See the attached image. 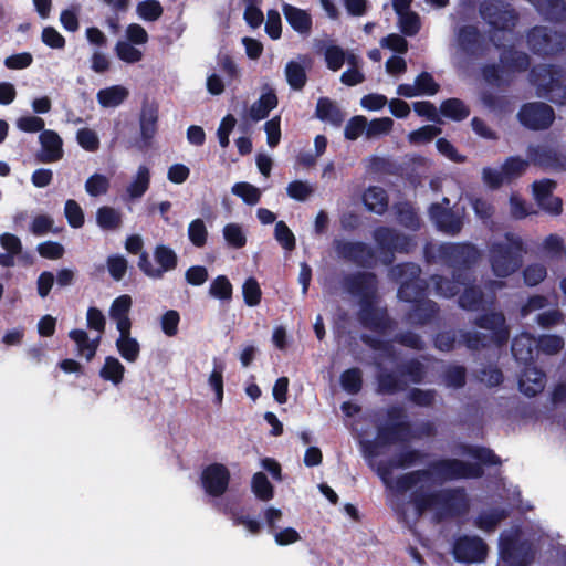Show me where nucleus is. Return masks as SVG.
<instances>
[{
    "label": "nucleus",
    "instance_id": "obj_33",
    "mask_svg": "<svg viewBox=\"0 0 566 566\" xmlns=\"http://www.w3.org/2000/svg\"><path fill=\"white\" fill-rule=\"evenodd\" d=\"M394 126V120L390 117L376 118L370 122L367 120L366 138L377 139L381 136L388 135Z\"/></svg>",
    "mask_w": 566,
    "mask_h": 566
},
{
    "label": "nucleus",
    "instance_id": "obj_21",
    "mask_svg": "<svg viewBox=\"0 0 566 566\" xmlns=\"http://www.w3.org/2000/svg\"><path fill=\"white\" fill-rule=\"evenodd\" d=\"M283 13L289 24L298 33H308L312 27L310 14L291 4L283 6Z\"/></svg>",
    "mask_w": 566,
    "mask_h": 566
},
{
    "label": "nucleus",
    "instance_id": "obj_10",
    "mask_svg": "<svg viewBox=\"0 0 566 566\" xmlns=\"http://www.w3.org/2000/svg\"><path fill=\"white\" fill-rule=\"evenodd\" d=\"M158 107L153 103H144L139 115V146H148L157 133Z\"/></svg>",
    "mask_w": 566,
    "mask_h": 566
},
{
    "label": "nucleus",
    "instance_id": "obj_48",
    "mask_svg": "<svg viewBox=\"0 0 566 566\" xmlns=\"http://www.w3.org/2000/svg\"><path fill=\"white\" fill-rule=\"evenodd\" d=\"M148 33L144 27L138 23H130L125 29V41L137 46L145 45L148 42Z\"/></svg>",
    "mask_w": 566,
    "mask_h": 566
},
{
    "label": "nucleus",
    "instance_id": "obj_60",
    "mask_svg": "<svg viewBox=\"0 0 566 566\" xmlns=\"http://www.w3.org/2000/svg\"><path fill=\"white\" fill-rule=\"evenodd\" d=\"M265 31L273 40H277L281 36L282 21L281 15L277 11L270 10L268 12Z\"/></svg>",
    "mask_w": 566,
    "mask_h": 566
},
{
    "label": "nucleus",
    "instance_id": "obj_20",
    "mask_svg": "<svg viewBox=\"0 0 566 566\" xmlns=\"http://www.w3.org/2000/svg\"><path fill=\"white\" fill-rule=\"evenodd\" d=\"M125 366L115 356H107L99 369V377L112 382L114 386H118L123 382L125 376Z\"/></svg>",
    "mask_w": 566,
    "mask_h": 566
},
{
    "label": "nucleus",
    "instance_id": "obj_53",
    "mask_svg": "<svg viewBox=\"0 0 566 566\" xmlns=\"http://www.w3.org/2000/svg\"><path fill=\"white\" fill-rule=\"evenodd\" d=\"M504 324V317L500 313H493L491 316L484 317L482 319L481 326L496 331V339L502 342L507 338V332L502 328Z\"/></svg>",
    "mask_w": 566,
    "mask_h": 566
},
{
    "label": "nucleus",
    "instance_id": "obj_18",
    "mask_svg": "<svg viewBox=\"0 0 566 566\" xmlns=\"http://www.w3.org/2000/svg\"><path fill=\"white\" fill-rule=\"evenodd\" d=\"M310 66V60L305 56L296 61H290L285 66V77L293 90H301L306 83V69Z\"/></svg>",
    "mask_w": 566,
    "mask_h": 566
},
{
    "label": "nucleus",
    "instance_id": "obj_23",
    "mask_svg": "<svg viewBox=\"0 0 566 566\" xmlns=\"http://www.w3.org/2000/svg\"><path fill=\"white\" fill-rule=\"evenodd\" d=\"M277 106V98L273 90L264 88L260 98L254 102L250 108V116L254 120L263 119Z\"/></svg>",
    "mask_w": 566,
    "mask_h": 566
},
{
    "label": "nucleus",
    "instance_id": "obj_19",
    "mask_svg": "<svg viewBox=\"0 0 566 566\" xmlns=\"http://www.w3.org/2000/svg\"><path fill=\"white\" fill-rule=\"evenodd\" d=\"M510 516L509 510L504 507H494L481 512L474 520L478 528L485 532H493L497 525Z\"/></svg>",
    "mask_w": 566,
    "mask_h": 566
},
{
    "label": "nucleus",
    "instance_id": "obj_2",
    "mask_svg": "<svg viewBox=\"0 0 566 566\" xmlns=\"http://www.w3.org/2000/svg\"><path fill=\"white\" fill-rule=\"evenodd\" d=\"M436 484L419 482L410 491L409 503L418 516L436 510L439 521L464 515L469 500L463 488L431 490Z\"/></svg>",
    "mask_w": 566,
    "mask_h": 566
},
{
    "label": "nucleus",
    "instance_id": "obj_12",
    "mask_svg": "<svg viewBox=\"0 0 566 566\" xmlns=\"http://www.w3.org/2000/svg\"><path fill=\"white\" fill-rule=\"evenodd\" d=\"M554 182L551 180H542L533 184V193L537 203L551 213L560 211L562 202L557 197L552 195Z\"/></svg>",
    "mask_w": 566,
    "mask_h": 566
},
{
    "label": "nucleus",
    "instance_id": "obj_55",
    "mask_svg": "<svg viewBox=\"0 0 566 566\" xmlns=\"http://www.w3.org/2000/svg\"><path fill=\"white\" fill-rule=\"evenodd\" d=\"M86 324L88 328L102 334L105 331L106 317L101 310L92 306L86 312Z\"/></svg>",
    "mask_w": 566,
    "mask_h": 566
},
{
    "label": "nucleus",
    "instance_id": "obj_7",
    "mask_svg": "<svg viewBox=\"0 0 566 566\" xmlns=\"http://www.w3.org/2000/svg\"><path fill=\"white\" fill-rule=\"evenodd\" d=\"M201 481L207 494L218 497L228 489L230 472L222 463L213 462L202 471Z\"/></svg>",
    "mask_w": 566,
    "mask_h": 566
},
{
    "label": "nucleus",
    "instance_id": "obj_31",
    "mask_svg": "<svg viewBox=\"0 0 566 566\" xmlns=\"http://www.w3.org/2000/svg\"><path fill=\"white\" fill-rule=\"evenodd\" d=\"M187 233L190 242L195 247L202 248L207 243L209 233L207 226L202 219L197 218L192 220L188 224Z\"/></svg>",
    "mask_w": 566,
    "mask_h": 566
},
{
    "label": "nucleus",
    "instance_id": "obj_14",
    "mask_svg": "<svg viewBox=\"0 0 566 566\" xmlns=\"http://www.w3.org/2000/svg\"><path fill=\"white\" fill-rule=\"evenodd\" d=\"M43 155L42 161L53 163L62 158V139L54 130H43L39 136Z\"/></svg>",
    "mask_w": 566,
    "mask_h": 566
},
{
    "label": "nucleus",
    "instance_id": "obj_38",
    "mask_svg": "<svg viewBox=\"0 0 566 566\" xmlns=\"http://www.w3.org/2000/svg\"><path fill=\"white\" fill-rule=\"evenodd\" d=\"M108 188L109 179L102 174H94L85 181V190L92 197L105 195Z\"/></svg>",
    "mask_w": 566,
    "mask_h": 566
},
{
    "label": "nucleus",
    "instance_id": "obj_51",
    "mask_svg": "<svg viewBox=\"0 0 566 566\" xmlns=\"http://www.w3.org/2000/svg\"><path fill=\"white\" fill-rule=\"evenodd\" d=\"M274 235L277 242L285 249V250H293L295 247V237L293 232L289 229V227L283 222L279 221L275 224Z\"/></svg>",
    "mask_w": 566,
    "mask_h": 566
},
{
    "label": "nucleus",
    "instance_id": "obj_35",
    "mask_svg": "<svg viewBox=\"0 0 566 566\" xmlns=\"http://www.w3.org/2000/svg\"><path fill=\"white\" fill-rule=\"evenodd\" d=\"M96 221L101 228L113 230L120 224V213L111 207H102L97 210Z\"/></svg>",
    "mask_w": 566,
    "mask_h": 566
},
{
    "label": "nucleus",
    "instance_id": "obj_45",
    "mask_svg": "<svg viewBox=\"0 0 566 566\" xmlns=\"http://www.w3.org/2000/svg\"><path fill=\"white\" fill-rule=\"evenodd\" d=\"M242 294L244 302L248 306L254 307L259 305L261 301V289L254 277H249L242 285Z\"/></svg>",
    "mask_w": 566,
    "mask_h": 566
},
{
    "label": "nucleus",
    "instance_id": "obj_57",
    "mask_svg": "<svg viewBox=\"0 0 566 566\" xmlns=\"http://www.w3.org/2000/svg\"><path fill=\"white\" fill-rule=\"evenodd\" d=\"M286 191L292 199L303 201L312 195L313 188L307 182L296 180L289 184Z\"/></svg>",
    "mask_w": 566,
    "mask_h": 566
},
{
    "label": "nucleus",
    "instance_id": "obj_41",
    "mask_svg": "<svg viewBox=\"0 0 566 566\" xmlns=\"http://www.w3.org/2000/svg\"><path fill=\"white\" fill-rule=\"evenodd\" d=\"M398 23L401 32L408 36L415 35L420 29V17L413 11L398 14Z\"/></svg>",
    "mask_w": 566,
    "mask_h": 566
},
{
    "label": "nucleus",
    "instance_id": "obj_29",
    "mask_svg": "<svg viewBox=\"0 0 566 566\" xmlns=\"http://www.w3.org/2000/svg\"><path fill=\"white\" fill-rule=\"evenodd\" d=\"M552 38L545 28H535L528 35V43L538 53H552Z\"/></svg>",
    "mask_w": 566,
    "mask_h": 566
},
{
    "label": "nucleus",
    "instance_id": "obj_16",
    "mask_svg": "<svg viewBox=\"0 0 566 566\" xmlns=\"http://www.w3.org/2000/svg\"><path fill=\"white\" fill-rule=\"evenodd\" d=\"M150 170L146 165L138 166L135 175L125 188V196L129 200L142 198L149 188Z\"/></svg>",
    "mask_w": 566,
    "mask_h": 566
},
{
    "label": "nucleus",
    "instance_id": "obj_50",
    "mask_svg": "<svg viewBox=\"0 0 566 566\" xmlns=\"http://www.w3.org/2000/svg\"><path fill=\"white\" fill-rule=\"evenodd\" d=\"M65 217L73 228H81L84 223V213L75 200H67L64 208Z\"/></svg>",
    "mask_w": 566,
    "mask_h": 566
},
{
    "label": "nucleus",
    "instance_id": "obj_9",
    "mask_svg": "<svg viewBox=\"0 0 566 566\" xmlns=\"http://www.w3.org/2000/svg\"><path fill=\"white\" fill-rule=\"evenodd\" d=\"M530 159L544 167L556 170H566V154L548 146H536L528 148Z\"/></svg>",
    "mask_w": 566,
    "mask_h": 566
},
{
    "label": "nucleus",
    "instance_id": "obj_15",
    "mask_svg": "<svg viewBox=\"0 0 566 566\" xmlns=\"http://www.w3.org/2000/svg\"><path fill=\"white\" fill-rule=\"evenodd\" d=\"M129 96V90L124 85H111L99 90L96 94L97 103L102 108H116Z\"/></svg>",
    "mask_w": 566,
    "mask_h": 566
},
{
    "label": "nucleus",
    "instance_id": "obj_4",
    "mask_svg": "<svg viewBox=\"0 0 566 566\" xmlns=\"http://www.w3.org/2000/svg\"><path fill=\"white\" fill-rule=\"evenodd\" d=\"M522 243L518 239L507 238L505 245H497L492 252V268L497 276L514 272L520 263Z\"/></svg>",
    "mask_w": 566,
    "mask_h": 566
},
{
    "label": "nucleus",
    "instance_id": "obj_63",
    "mask_svg": "<svg viewBox=\"0 0 566 566\" xmlns=\"http://www.w3.org/2000/svg\"><path fill=\"white\" fill-rule=\"evenodd\" d=\"M78 11L77 7H73L61 12L60 22L66 31L75 32L78 29Z\"/></svg>",
    "mask_w": 566,
    "mask_h": 566
},
{
    "label": "nucleus",
    "instance_id": "obj_43",
    "mask_svg": "<svg viewBox=\"0 0 566 566\" xmlns=\"http://www.w3.org/2000/svg\"><path fill=\"white\" fill-rule=\"evenodd\" d=\"M440 134V128L433 125H426L408 135V140L413 146H420L429 143L433 137Z\"/></svg>",
    "mask_w": 566,
    "mask_h": 566
},
{
    "label": "nucleus",
    "instance_id": "obj_42",
    "mask_svg": "<svg viewBox=\"0 0 566 566\" xmlns=\"http://www.w3.org/2000/svg\"><path fill=\"white\" fill-rule=\"evenodd\" d=\"M441 113L454 120H461L469 115V109L459 99H448L440 107Z\"/></svg>",
    "mask_w": 566,
    "mask_h": 566
},
{
    "label": "nucleus",
    "instance_id": "obj_44",
    "mask_svg": "<svg viewBox=\"0 0 566 566\" xmlns=\"http://www.w3.org/2000/svg\"><path fill=\"white\" fill-rule=\"evenodd\" d=\"M528 163L518 157L509 158L502 166L504 178L507 181L518 178L527 169Z\"/></svg>",
    "mask_w": 566,
    "mask_h": 566
},
{
    "label": "nucleus",
    "instance_id": "obj_49",
    "mask_svg": "<svg viewBox=\"0 0 566 566\" xmlns=\"http://www.w3.org/2000/svg\"><path fill=\"white\" fill-rule=\"evenodd\" d=\"M180 322V315L175 310L165 312L160 317V326L164 334L168 337H172L178 333V325Z\"/></svg>",
    "mask_w": 566,
    "mask_h": 566
},
{
    "label": "nucleus",
    "instance_id": "obj_26",
    "mask_svg": "<svg viewBox=\"0 0 566 566\" xmlns=\"http://www.w3.org/2000/svg\"><path fill=\"white\" fill-rule=\"evenodd\" d=\"M223 371L224 364L213 360V368L208 377V385L214 391V402L220 406L223 401Z\"/></svg>",
    "mask_w": 566,
    "mask_h": 566
},
{
    "label": "nucleus",
    "instance_id": "obj_46",
    "mask_svg": "<svg viewBox=\"0 0 566 566\" xmlns=\"http://www.w3.org/2000/svg\"><path fill=\"white\" fill-rule=\"evenodd\" d=\"M209 293L214 298L230 300L232 296V285L224 275H220L210 284Z\"/></svg>",
    "mask_w": 566,
    "mask_h": 566
},
{
    "label": "nucleus",
    "instance_id": "obj_30",
    "mask_svg": "<svg viewBox=\"0 0 566 566\" xmlns=\"http://www.w3.org/2000/svg\"><path fill=\"white\" fill-rule=\"evenodd\" d=\"M535 340L528 334L515 337L512 344V353L517 360L527 361L532 358Z\"/></svg>",
    "mask_w": 566,
    "mask_h": 566
},
{
    "label": "nucleus",
    "instance_id": "obj_27",
    "mask_svg": "<svg viewBox=\"0 0 566 566\" xmlns=\"http://www.w3.org/2000/svg\"><path fill=\"white\" fill-rule=\"evenodd\" d=\"M430 214L437 222L438 227L448 233H455L461 228L460 219L453 218L447 212H443L439 206H432Z\"/></svg>",
    "mask_w": 566,
    "mask_h": 566
},
{
    "label": "nucleus",
    "instance_id": "obj_13",
    "mask_svg": "<svg viewBox=\"0 0 566 566\" xmlns=\"http://www.w3.org/2000/svg\"><path fill=\"white\" fill-rule=\"evenodd\" d=\"M115 346L118 354L127 363H135L140 355V344L132 336V328L119 329Z\"/></svg>",
    "mask_w": 566,
    "mask_h": 566
},
{
    "label": "nucleus",
    "instance_id": "obj_11",
    "mask_svg": "<svg viewBox=\"0 0 566 566\" xmlns=\"http://www.w3.org/2000/svg\"><path fill=\"white\" fill-rule=\"evenodd\" d=\"M133 305V300L129 295L123 294L116 297L108 311L111 319L115 323L116 329L132 328V319L129 312Z\"/></svg>",
    "mask_w": 566,
    "mask_h": 566
},
{
    "label": "nucleus",
    "instance_id": "obj_34",
    "mask_svg": "<svg viewBox=\"0 0 566 566\" xmlns=\"http://www.w3.org/2000/svg\"><path fill=\"white\" fill-rule=\"evenodd\" d=\"M136 12L144 21H156L163 14V7L157 0H144L136 6Z\"/></svg>",
    "mask_w": 566,
    "mask_h": 566
},
{
    "label": "nucleus",
    "instance_id": "obj_22",
    "mask_svg": "<svg viewBox=\"0 0 566 566\" xmlns=\"http://www.w3.org/2000/svg\"><path fill=\"white\" fill-rule=\"evenodd\" d=\"M545 386L544 374L534 367H528L520 379V388L526 396H535Z\"/></svg>",
    "mask_w": 566,
    "mask_h": 566
},
{
    "label": "nucleus",
    "instance_id": "obj_28",
    "mask_svg": "<svg viewBox=\"0 0 566 566\" xmlns=\"http://www.w3.org/2000/svg\"><path fill=\"white\" fill-rule=\"evenodd\" d=\"M364 203L368 210L381 213L387 207V197L385 191L378 187H370L364 193Z\"/></svg>",
    "mask_w": 566,
    "mask_h": 566
},
{
    "label": "nucleus",
    "instance_id": "obj_40",
    "mask_svg": "<svg viewBox=\"0 0 566 566\" xmlns=\"http://www.w3.org/2000/svg\"><path fill=\"white\" fill-rule=\"evenodd\" d=\"M316 115L323 120H328L333 124H338L342 120L340 113L336 105L327 98H321L316 106Z\"/></svg>",
    "mask_w": 566,
    "mask_h": 566
},
{
    "label": "nucleus",
    "instance_id": "obj_39",
    "mask_svg": "<svg viewBox=\"0 0 566 566\" xmlns=\"http://www.w3.org/2000/svg\"><path fill=\"white\" fill-rule=\"evenodd\" d=\"M482 15L497 29H509L514 24V15L510 11H499L496 9L495 13H492L489 9H483Z\"/></svg>",
    "mask_w": 566,
    "mask_h": 566
},
{
    "label": "nucleus",
    "instance_id": "obj_61",
    "mask_svg": "<svg viewBox=\"0 0 566 566\" xmlns=\"http://www.w3.org/2000/svg\"><path fill=\"white\" fill-rule=\"evenodd\" d=\"M325 59L327 66L333 71H337L342 67L344 61H347V55L340 48L331 46L326 50Z\"/></svg>",
    "mask_w": 566,
    "mask_h": 566
},
{
    "label": "nucleus",
    "instance_id": "obj_32",
    "mask_svg": "<svg viewBox=\"0 0 566 566\" xmlns=\"http://www.w3.org/2000/svg\"><path fill=\"white\" fill-rule=\"evenodd\" d=\"M252 491L261 501H269L273 497L274 491L268 476L263 472H256L252 478Z\"/></svg>",
    "mask_w": 566,
    "mask_h": 566
},
{
    "label": "nucleus",
    "instance_id": "obj_5",
    "mask_svg": "<svg viewBox=\"0 0 566 566\" xmlns=\"http://www.w3.org/2000/svg\"><path fill=\"white\" fill-rule=\"evenodd\" d=\"M154 256L158 266L153 265L146 253L139 256L138 266L148 277L160 279L164 273L172 271L177 265V254L167 245L156 247Z\"/></svg>",
    "mask_w": 566,
    "mask_h": 566
},
{
    "label": "nucleus",
    "instance_id": "obj_1",
    "mask_svg": "<svg viewBox=\"0 0 566 566\" xmlns=\"http://www.w3.org/2000/svg\"><path fill=\"white\" fill-rule=\"evenodd\" d=\"M387 490L402 495L419 482L442 484L460 479H478L484 467L502 462H368Z\"/></svg>",
    "mask_w": 566,
    "mask_h": 566
},
{
    "label": "nucleus",
    "instance_id": "obj_6",
    "mask_svg": "<svg viewBox=\"0 0 566 566\" xmlns=\"http://www.w3.org/2000/svg\"><path fill=\"white\" fill-rule=\"evenodd\" d=\"M452 554L460 563H480L488 555V545L479 536L461 535L453 543Z\"/></svg>",
    "mask_w": 566,
    "mask_h": 566
},
{
    "label": "nucleus",
    "instance_id": "obj_25",
    "mask_svg": "<svg viewBox=\"0 0 566 566\" xmlns=\"http://www.w3.org/2000/svg\"><path fill=\"white\" fill-rule=\"evenodd\" d=\"M116 56L124 63L135 64L144 59V52L137 46L125 40H119L114 48Z\"/></svg>",
    "mask_w": 566,
    "mask_h": 566
},
{
    "label": "nucleus",
    "instance_id": "obj_17",
    "mask_svg": "<svg viewBox=\"0 0 566 566\" xmlns=\"http://www.w3.org/2000/svg\"><path fill=\"white\" fill-rule=\"evenodd\" d=\"M69 337L75 343L77 353L81 356L85 357L87 360L93 359L99 346L101 336L90 338L86 331L72 329L69 333Z\"/></svg>",
    "mask_w": 566,
    "mask_h": 566
},
{
    "label": "nucleus",
    "instance_id": "obj_8",
    "mask_svg": "<svg viewBox=\"0 0 566 566\" xmlns=\"http://www.w3.org/2000/svg\"><path fill=\"white\" fill-rule=\"evenodd\" d=\"M521 123L532 129H542L549 126L553 122V109L544 103H531L520 111Z\"/></svg>",
    "mask_w": 566,
    "mask_h": 566
},
{
    "label": "nucleus",
    "instance_id": "obj_52",
    "mask_svg": "<svg viewBox=\"0 0 566 566\" xmlns=\"http://www.w3.org/2000/svg\"><path fill=\"white\" fill-rule=\"evenodd\" d=\"M342 387L349 394H356L361 386V376L358 369H348L340 377Z\"/></svg>",
    "mask_w": 566,
    "mask_h": 566
},
{
    "label": "nucleus",
    "instance_id": "obj_59",
    "mask_svg": "<svg viewBox=\"0 0 566 566\" xmlns=\"http://www.w3.org/2000/svg\"><path fill=\"white\" fill-rule=\"evenodd\" d=\"M17 127L27 133L41 132L44 127V120L36 116H21L17 119Z\"/></svg>",
    "mask_w": 566,
    "mask_h": 566
},
{
    "label": "nucleus",
    "instance_id": "obj_36",
    "mask_svg": "<svg viewBox=\"0 0 566 566\" xmlns=\"http://www.w3.org/2000/svg\"><path fill=\"white\" fill-rule=\"evenodd\" d=\"M231 190L248 205H256L261 198V190L248 182H237Z\"/></svg>",
    "mask_w": 566,
    "mask_h": 566
},
{
    "label": "nucleus",
    "instance_id": "obj_3",
    "mask_svg": "<svg viewBox=\"0 0 566 566\" xmlns=\"http://www.w3.org/2000/svg\"><path fill=\"white\" fill-rule=\"evenodd\" d=\"M520 531L500 536V553L503 560L513 562L516 566H528L533 558L531 545L520 541Z\"/></svg>",
    "mask_w": 566,
    "mask_h": 566
},
{
    "label": "nucleus",
    "instance_id": "obj_58",
    "mask_svg": "<svg viewBox=\"0 0 566 566\" xmlns=\"http://www.w3.org/2000/svg\"><path fill=\"white\" fill-rule=\"evenodd\" d=\"M266 142L270 147H275L281 139V120L279 116L273 117L264 124Z\"/></svg>",
    "mask_w": 566,
    "mask_h": 566
},
{
    "label": "nucleus",
    "instance_id": "obj_37",
    "mask_svg": "<svg viewBox=\"0 0 566 566\" xmlns=\"http://www.w3.org/2000/svg\"><path fill=\"white\" fill-rule=\"evenodd\" d=\"M359 59L354 53L347 54V64L349 69L342 74V82L345 85L353 86L359 84L364 80V75L358 70Z\"/></svg>",
    "mask_w": 566,
    "mask_h": 566
},
{
    "label": "nucleus",
    "instance_id": "obj_62",
    "mask_svg": "<svg viewBox=\"0 0 566 566\" xmlns=\"http://www.w3.org/2000/svg\"><path fill=\"white\" fill-rule=\"evenodd\" d=\"M107 266L112 277L119 281L124 277L127 271V261L124 256H111L107 260Z\"/></svg>",
    "mask_w": 566,
    "mask_h": 566
},
{
    "label": "nucleus",
    "instance_id": "obj_24",
    "mask_svg": "<svg viewBox=\"0 0 566 566\" xmlns=\"http://www.w3.org/2000/svg\"><path fill=\"white\" fill-rule=\"evenodd\" d=\"M222 237L229 248L242 249L248 242L247 230L238 222L226 223L222 228Z\"/></svg>",
    "mask_w": 566,
    "mask_h": 566
},
{
    "label": "nucleus",
    "instance_id": "obj_64",
    "mask_svg": "<svg viewBox=\"0 0 566 566\" xmlns=\"http://www.w3.org/2000/svg\"><path fill=\"white\" fill-rule=\"evenodd\" d=\"M38 252L43 258L57 260L62 258L64 248L57 242L46 241L38 245Z\"/></svg>",
    "mask_w": 566,
    "mask_h": 566
},
{
    "label": "nucleus",
    "instance_id": "obj_47",
    "mask_svg": "<svg viewBox=\"0 0 566 566\" xmlns=\"http://www.w3.org/2000/svg\"><path fill=\"white\" fill-rule=\"evenodd\" d=\"M367 118L364 116H354L345 126V137L355 140L360 136L366 137Z\"/></svg>",
    "mask_w": 566,
    "mask_h": 566
},
{
    "label": "nucleus",
    "instance_id": "obj_56",
    "mask_svg": "<svg viewBox=\"0 0 566 566\" xmlns=\"http://www.w3.org/2000/svg\"><path fill=\"white\" fill-rule=\"evenodd\" d=\"M42 42L56 50H62L65 46L64 36L53 27H46L42 31L41 35Z\"/></svg>",
    "mask_w": 566,
    "mask_h": 566
},
{
    "label": "nucleus",
    "instance_id": "obj_54",
    "mask_svg": "<svg viewBox=\"0 0 566 566\" xmlns=\"http://www.w3.org/2000/svg\"><path fill=\"white\" fill-rule=\"evenodd\" d=\"M77 143L87 151H95L99 146L97 134L90 128H82L76 134Z\"/></svg>",
    "mask_w": 566,
    "mask_h": 566
}]
</instances>
